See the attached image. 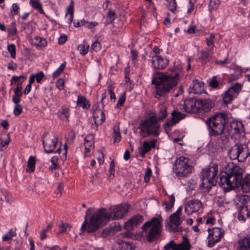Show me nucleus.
Returning a JSON list of instances; mask_svg holds the SVG:
<instances>
[{
  "instance_id": "393cba45",
  "label": "nucleus",
  "mask_w": 250,
  "mask_h": 250,
  "mask_svg": "<svg viewBox=\"0 0 250 250\" xmlns=\"http://www.w3.org/2000/svg\"><path fill=\"white\" fill-rule=\"evenodd\" d=\"M85 153L87 154L90 152L94 148V137L92 135L87 136L84 138Z\"/></svg>"
},
{
  "instance_id": "e2e57ef3",
  "label": "nucleus",
  "mask_w": 250,
  "mask_h": 250,
  "mask_svg": "<svg viewBox=\"0 0 250 250\" xmlns=\"http://www.w3.org/2000/svg\"><path fill=\"white\" fill-rule=\"evenodd\" d=\"M230 62V61L228 58H226L223 61H215L214 63L216 64H219V65H224L225 64H228Z\"/></svg>"
},
{
  "instance_id": "1a4fd4ad",
  "label": "nucleus",
  "mask_w": 250,
  "mask_h": 250,
  "mask_svg": "<svg viewBox=\"0 0 250 250\" xmlns=\"http://www.w3.org/2000/svg\"><path fill=\"white\" fill-rule=\"evenodd\" d=\"M242 180V176L221 174L220 177V184L221 186H227L226 188L232 189L239 187Z\"/></svg>"
},
{
  "instance_id": "09e8293b",
  "label": "nucleus",
  "mask_w": 250,
  "mask_h": 250,
  "mask_svg": "<svg viewBox=\"0 0 250 250\" xmlns=\"http://www.w3.org/2000/svg\"><path fill=\"white\" fill-rule=\"evenodd\" d=\"M22 112V106L21 104L15 105L14 109V114L15 116H18Z\"/></svg>"
},
{
  "instance_id": "0eeeda50",
  "label": "nucleus",
  "mask_w": 250,
  "mask_h": 250,
  "mask_svg": "<svg viewBox=\"0 0 250 250\" xmlns=\"http://www.w3.org/2000/svg\"><path fill=\"white\" fill-rule=\"evenodd\" d=\"M247 146L237 144L230 148L228 151V156L231 160H238L244 162L246 160Z\"/></svg>"
},
{
  "instance_id": "f03ea898",
  "label": "nucleus",
  "mask_w": 250,
  "mask_h": 250,
  "mask_svg": "<svg viewBox=\"0 0 250 250\" xmlns=\"http://www.w3.org/2000/svg\"><path fill=\"white\" fill-rule=\"evenodd\" d=\"M179 75V70L174 68L153 79L152 83L155 84L156 94L161 97L168 93L177 84Z\"/></svg>"
},
{
  "instance_id": "72a5a7b5",
  "label": "nucleus",
  "mask_w": 250,
  "mask_h": 250,
  "mask_svg": "<svg viewBox=\"0 0 250 250\" xmlns=\"http://www.w3.org/2000/svg\"><path fill=\"white\" fill-rule=\"evenodd\" d=\"M36 158L34 156H30L27 162V168L26 171L31 173L34 171L35 169Z\"/></svg>"
},
{
  "instance_id": "412c9836",
  "label": "nucleus",
  "mask_w": 250,
  "mask_h": 250,
  "mask_svg": "<svg viewBox=\"0 0 250 250\" xmlns=\"http://www.w3.org/2000/svg\"><path fill=\"white\" fill-rule=\"evenodd\" d=\"M237 250H250V234L241 237L238 240Z\"/></svg>"
},
{
  "instance_id": "ddd939ff",
  "label": "nucleus",
  "mask_w": 250,
  "mask_h": 250,
  "mask_svg": "<svg viewBox=\"0 0 250 250\" xmlns=\"http://www.w3.org/2000/svg\"><path fill=\"white\" fill-rule=\"evenodd\" d=\"M190 248L188 239L184 237L182 242L179 244H176L173 240H170L165 245L163 250H190Z\"/></svg>"
},
{
  "instance_id": "2f4dec72",
  "label": "nucleus",
  "mask_w": 250,
  "mask_h": 250,
  "mask_svg": "<svg viewBox=\"0 0 250 250\" xmlns=\"http://www.w3.org/2000/svg\"><path fill=\"white\" fill-rule=\"evenodd\" d=\"M89 48V45L85 40L83 41V43L78 46V50L80 54L83 56L85 55L87 53Z\"/></svg>"
},
{
  "instance_id": "0e129e2a",
  "label": "nucleus",
  "mask_w": 250,
  "mask_h": 250,
  "mask_svg": "<svg viewBox=\"0 0 250 250\" xmlns=\"http://www.w3.org/2000/svg\"><path fill=\"white\" fill-rule=\"evenodd\" d=\"M9 33L12 35H15L17 33V29L15 26V23L12 24L11 27L8 30Z\"/></svg>"
},
{
  "instance_id": "b1692460",
  "label": "nucleus",
  "mask_w": 250,
  "mask_h": 250,
  "mask_svg": "<svg viewBox=\"0 0 250 250\" xmlns=\"http://www.w3.org/2000/svg\"><path fill=\"white\" fill-rule=\"evenodd\" d=\"M95 125L98 126L101 125L105 120V115L103 111L100 109H96L93 114Z\"/></svg>"
},
{
  "instance_id": "6ab92c4d",
  "label": "nucleus",
  "mask_w": 250,
  "mask_h": 250,
  "mask_svg": "<svg viewBox=\"0 0 250 250\" xmlns=\"http://www.w3.org/2000/svg\"><path fill=\"white\" fill-rule=\"evenodd\" d=\"M152 66L155 69H162L168 64V62L167 59L162 58L160 56H155L152 57Z\"/></svg>"
},
{
  "instance_id": "6e6552de",
  "label": "nucleus",
  "mask_w": 250,
  "mask_h": 250,
  "mask_svg": "<svg viewBox=\"0 0 250 250\" xmlns=\"http://www.w3.org/2000/svg\"><path fill=\"white\" fill-rule=\"evenodd\" d=\"M142 126L145 127L146 133L148 135L152 134L157 136L160 134V125L158 123L157 117L155 116H151L142 122Z\"/></svg>"
},
{
  "instance_id": "bf43d9fd",
  "label": "nucleus",
  "mask_w": 250,
  "mask_h": 250,
  "mask_svg": "<svg viewBox=\"0 0 250 250\" xmlns=\"http://www.w3.org/2000/svg\"><path fill=\"white\" fill-rule=\"evenodd\" d=\"M91 47L93 50L97 52L101 49V44L100 42H95L92 44Z\"/></svg>"
},
{
  "instance_id": "49530a36",
  "label": "nucleus",
  "mask_w": 250,
  "mask_h": 250,
  "mask_svg": "<svg viewBox=\"0 0 250 250\" xmlns=\"http://www.w3.org/2000/svg\"><path fill=\"white\" fill-rule=\"evenodd\" d=\"M215 36L213 34H210L208 37L206 38V43L208 46H213Z\"/></svg>"
},
{
  "instance_id": "864d4df0",
  "label": "nucleus",
  "mask_w": 250,
  "mask_h": 250,
  "mask_svg": "<svg viewBox=\"0 0 250 250\" xmlns=\"http://www.w3.org/2000/svg\"><path fill=\"white\" fill-rule=\"evenodd\" d=\"M57 161H58V159L57 157H52V158L51 159L52 165L51 166H50V167H49L50 169L53 170L54 169H56L58 167V165L57 164Z\"/></svg>"
},
{
  "instance_id": "f704fd0d",
  "label": "nucleus",
  "mask_w": 250,
  "mask_h": 250,
  "mask_svg": "<svg viewBox=\"0 0 250 250\" xmlns=\"http://www.w3.org/2000/svg\"><path fill=\"white\" fill-rule=\"evenodd\" d=\"M200 54L201 56L199 58V60L201 61H204L211 56L213 54V52L211 49H208L207 50L201 51Z\"/></svg>"
},
{
  "instance_id": "a211bd4d",
  "label": "nucleus",
  "mask_w": 250,
  "mask_h": 250,
  "mask_svg": "<svg viewBox=\"0 0 250 250\" xmlns=\"http://www.w3.org/2000/svg\"><path fill=\"white\" fill-rule=\"evenodd\" d=\"M243 173V169L240 167L233 163H230L226 165L225 171L222 172L221 174L242 176Z\"/></svg>"
},
{
  "instance_id": "ea45409f",
  "label": "nucleus",
  "mask_w": 250,
  "mask_h": 250,
  "mask_svg": "<svg viewBox=\"0 0 250 250\" xmlns=\"http://www.w3.org/2000/svg\"><path fill=\"white\" fill-rule=\"evenodd\" d=\"M59 233L67 232L69 231L71 229V226L67 223H62L60 225Z\"/></svg>"
},
{
  "instance_id": "680f3d73",
  "label": "nucleus",
  "mask_w": 250,
  "mask_h": 250,
  "mask_svg": "<svg viewBox=\"0 0 250 250\" xmlns=\"http://www.w3.org/2000/svg\"><path fill=\"white\" fill-rule=\"evenodd\" d=\"M43 77V73L41 71L36 74V75L35 76V78L38 83H40Z\"/></svg>"
},
{
  "instance_id": "2eb2a0df",
  "label": "nucleus",
  "mask_w": 250,
  "mask_h": 250,
  "mask_svg": "<svg viewBox=\"0 0 250 250\" xmlns=\"http://www.w3.org/2000/svg\"><path fill=\"white\" fill-rule=\"evenodd\" d=\"M202 208V203L198 199L189 200L185 205V212L188 215L199 212Z\"/></svg>"
},
{
  "instance_id": "e433bc0d",
  "label": "nucleus",
  "mask_w": 250,
  "mask_h": 250,
  "mask_svg": "<svg viewBox=\"0 0 250 250\" xmlns=\"http://www.w3.org/2000/svg\"><path fill=\"white\" fill-rule=\"evenodd\" d=\"M136 247L129 242H123L118 250H135Z\"/></svg>"
},
{
  "instance_id": "3c124183",
  "label": "nucleus",
  "mask_w": 250,
  "mask_h": 250,
  "mask_svg": "<svg viewBox=\"0 0 250 250\" xmlns=\"http://www.w3.org/2000/svg\"><path fill=\"white\" fill-rule=\"evenodd\" d=\"M20 7L17 3H13L12 5L11 13L13 15H18L20 12Z\"/></svg>"
},
{
  "instance_id": "bb28decb",
  "label": "nucleus",
  "mask_w": 250,
  "mask_h": 250,
  "mask_svg": "<svg viewBox=\"0 0 250 250\" xmlns=\"http://www.w3.org/2000/svg\"><path fill=\"white\" fill-rule=\"evenodd\" d=\"M241 189L243 192H250V175H246L241 182Z\"/></svg>"
},
{
  "instance_id": "c03bdc74",
  "label": "nucleus",
  "mask_w": 250,
  "mask_h": 250,
  "mask_svg": "<svg viewBox=\"0 0 250 250\" xmlns=\"http://www.w3.org/2000/svg\"><path fill=\"white\" fill-rule=\"evenodd\" d=\"M220 4V0H210L209 8L210 10L216 9L218 8Z\"/></svg>"
},
{
  "instance_id": "603ef678",
  "label": "nucleus",
  "mask_w": 250,
  "mask_h": 250,
  "mask_svg": "<svg viewBox=\"0 0 250 250\" xmlns=\"http://www.w3.org/2000/svg\"><path fill=\"white\" fill-rule=\"evenodd\" d=\"M176 6L177 5L175 0H170L167 7L169 10L174 12L176 8Z\"/></svg>"
},
{
  "instance_id": "cd10ccee",
  "label": "nucleus",
  "mask_w": 250,
  "mask_h": 250,
  "mask_svg": "<svg viewBox=\"0 0 250 250\" xmlns=\"http://www.w3.org/2000/svg\"><path fill=\"white\" fill-rule=\"evenodd\" d=\"M250 217V211L247 207L242 206L240 208L238 218L239 220L245 221Z\"/></svg>"
},
{
  "instance_id": "423d86ee",
  "label": "nucleus",
  "mask_w": 250,
  "mask_h": 250,
  "mask_svg": "<svg viewBox=\"0 0 250 250\" xmlns=\"http://www.w3.org/2000/svg\"><path fill=\"white\" fill-rule=\"evenodd\" d=\"M192 169L190 161L188 157L181 156L174 163L173 171L179 179L188 177L191 174Z\"/></svg>"
},
{
  "instance_id": "37998d69",
  "label": "nucleus",
  "mask_w": 250,
  "mask_h": 250,
  "mask_svg": "<svg viewBox=\"0 0 250 250\" xmlns=\"http://www.w3.org/2000/svg\"><path fill=\"white\" fill-rule=\"evenodd\" d=\"M117 15H116L115 12L114 11L110 10L108 12L107 16V20L108 21V23H112L114 21Z\"/></svg>"
},
{
  "instance_id": "c85d7f7f",
  "label": "nucleus",
  "mask_w": 250,
  "mask_h": 250,
  "mask_svg": "<svg viewBox=\"0 0 250 250\" xmlns=\"http://www.w3.org/2000/svg\"><path fill=\"white\" fill-rule=\"evenodd\" d=\"M77 104L84 109H88L90 106L89 102L86 99L85 97L81 95H79L78 96Z\"/></svg>"
},
{
  "instance_id": "4c0bfd02",
  "label": "nucleus",
  "mask_w": 250,
  "mask_h": 250,
  "mask_svg": "<svg viewBox=\"0 0 250 250\" xmlns=\"http://www.w3.org/2000/svg\"><path fill=\"white\" fill-rule=\"evenodd\" d=\"M66 62H64L54 72L52 75L54 79L57 78L63 72L66 66Z\"/></svg>"
},
{
  "instance_id": "f257e3e1",
  "label": "nucleus",
  "mask_w": 250,
  "mask_h": 250,
  "mask_svg": "<svg viewBox=\"0 0 250 250\" xmlns=\"http://www.w3.org/2000/svg\"><path fill=\"white\" fill-rule=\"evenodd\" d=\"M129 206L127 204L119 205L112 206L108 213L105 208L98 210L91 216L88 223L87 222V216L91 212V209L88 208L86 211L85 220L83 223L81 229L83 231L92 232L98 229L105 221L121 219L127 214L129 211Z\"/></svg>"
},
{
  "instance_id": "4be33fe9",
  "label": "nucleus",
  "mask_w": 250,
  "mask_h": 250,
  "mask_svg": "<svg viewBox=\"0 0 250 250\" xmlns=\"http://www.w3.org/2000/svg\"><path fill=\"white\" fill-rule=\"evenodd\" d=\"M214 105V103L210 99L199 100V112L202 110L207 112Z\"/></svg>"
},
{
  "instance_id": "79ce46f5",
  "label": "nucleus",
  "mask_w": 250,
  "mask_h": 250,
  "mask_svg": "<svg viewBox=\"0 0 250 250\" xmlns=\"http://www.w3.org/2000/svg\"><path fill=\"white\" fill-rule=\"evenodd\" d=\"M69 16V18L68 19V23L69 24L71 23L73 20L74 17V10L72 6H69L67 9V12L65 14V16Z\"/></svg>"
},
{
  "instance_id": "4468645a",
  "label": "nucleus",
  "mask_w": 250,
  "mask_h": 250,
  "mask_svg": "<svg viewBox=\"0 0 250 250\" xmlns=\"http://www.w3.org/2000/svg\"><path fill=\"white\" fill-rule=\"evenodd\" d=\"M242 84L239 83H236L234 85L230 87L225 93L223 97V101L225 104H227L230 103L236 98L240 91L241 90Z\"/></svg>"
},
{
  "instance_id": "69168bd1",
  "label": "nucleus",
  "mask_w": 250,
  "mask_h": 250,
  "mask_svg": "<svg viewBox=\"0 0 250 250\" xmlns=\"http://www.w3.org/2000/svg\"><path fill=\"white\" fill-rule=\"evenodd\" d=\"M63 189V185L62 183H60L57 186V190L58 192L57 193V195H58L60 197L62 194V190Z\"/></svg>"
},
{
  "instance_id": "5701e85b",
  "label": "nucleus",
  "mask_w": 250,
  "mask_h": 250,
  "mask_svg": "<svg viewBox=\"0 0 250 250\" xmlns=\"http://www.w3.org/2000/svg\"><path fill=\"white\" fill-rule=\"evenodd\" d=\"M157 141L156 139H153L150 141H145L143 143V148L140 152L141 156L143 158L146 154L150 151L152 148L156 146Z\"/></svg>"
},
{
  "instance_id": "c9c22d12",
  "label": "nucleus",
  "mask_w": 250,
  "mask_h": 250,
  "mask_svg": "<svg viewBox=\"0 0 250 250\" xmlns=\"http://www.w3.org/2000/svg\"><path fill=\"white\" fill-rule=\"evenodd\" d=\"M167 116V108L165 106H161L160 108L158 117L157 118L158 121L163 120Z\"/></svg>"
},
{
  "instance_id": "8fccbe9b",
  "label": "nucleus",
  "mask_w": 250,
  "mask_h": 250,
  "mask_svg": "<svg viewBox=\"0 0 250 250\" xmlns=\"http://www.w3.org/2000/svg\"><path fill=\"white\" fill-rule=\"evenodd\" d=\"M152 174V171L150 168H147L145 171V175L144 176V181L146 183L149 182L150 178Z\"/></svg>"
},
{
  "instance_id": "7c9ffc66",
  "label": "nucleus",
  "mask_w": 250,
  "mask_h": 250,
  "mask_svg": "<svg viewBox=\"0 0 250 250\" xmlns=\"http://www.w3.org/2000/svg\"><path fill=\"white\" fill-rule=\"evenodd\" d=\"M29 4L34 9L38 10L40 13L45 14L40 0H30Z\"/></svg>"
},
{
  "instance_id": "a18cd8bd",
  "label": "nucleus",
  "mask_w": 250,
  "mask_h": 250,
  "mask_svg": "<svg viewBox=\"0 0 250 250\" xmlns=\"http://www.w3.org/2000/svg\"><path fill=\"white\" fill-rule=\"evenodd\" d=\"M174 124L173 123L171 122V120L168 121L166 123H165L163 126L165 129V131L167 134H168L170 132L171 129V127L174 125Z\"/></svg>"
},
{
  "instance_id": "9b49d317",
  "label": "nucleus",
  "mask_w": 250,
  "mask_h": 250,
  "mask_svg": "<svg viewBox=\"0 0 250 250\" xmlns=\"http://www.w3.org/2000/svg\"><path fill=\"white\" fill-rule=\"evenodd\" d=\"M208 235L207 238L208 246L212 247L216 243L219 242L224 236V230L219 228H214L212 229H208Z\"/></svg>"
},
{
  "instance_id": "5fc2aeb1",
  "label": "nucleus",
  "mask_w": 250,
  "mask_h": 250,
  "mask_svg": "<svg viewBox=\"0 0 250 250\" xmlns=\"http://www.w3.org/2000/svg\"><path fill=\"white\" fill-rule=\"evenodd\" d=\"M188 188H190L191 190H193L196 187L197 181L196 180L194 179H191L188 181Z\"/></svg>"
},
{
  "instance_id": "6e6d98bb",
  "label": "nucleus",
  "mask_w": 250,
  "mask_h": 250,
  "mask_svg": "<svg viewBox=\"0 0 250 250\" xmlns=\"http://www.w3.org/2000/svg\"><path fill=\"white\" fill-rule=\"evenodd\" d=\"M64 81L63 79H60L57 80L56 85L60 90H62L64 88Z\"/></svg>"
},
{
  "instance_id": "a878e982",
  "label": "nucleus",
  "mask_w": 250,
  "mask_h": 250,
  "mask_svg": "<svg viewBox=\"0 0 250 250\" xmlns=\"http://www.w3.org/2000/svg\"><path fill=\"white\" fill-rule=\"evenodd\" d=\"M230 127L235 131V133L242 134L244 132V127L241 122L233 120L230 122Z\"/></svg>"
},
{
  "instance_id": "338daca9",
  "label": "nucleus",
  "mask_w": 250,
  "mask_h": 250,
  "mask_svg": "<svg viewBox=\"0 0 250 250\" xmlns=\"http://www.w3.org/2000/svg\"><path fill=\"white\" fill-rule=\"evenodd\" d=\"M22 87H17L14 89V96H21L22 95V92H21V89Z\"/></svg>"
},
{
  "instance_id": "a19ab883",
  "label": "nucleus",
  "mask_w": 250,
  "mask_h": 250,
  "mask_svg": "<svg viewBox=\"0 0 250 250\" xmlns=\"http://www.w3.org/2000/svg\"><path fill=\"white\" fill-rule=\"evenodd\" d=\"M7 50L12 58H16V46L14 44H10L7 46Z\"/></svg>"
},
{
  "instance_id": "473e14b6",
  "label": "nucleus",
  "mask_w": 250,
  "mask_h": 250,
  "mask_svg": "<svg viewBox=\"0 0 250 250\" xmlns=\"http://www.w3.org/2000/svg\"><path fill=\"white\" fill-rule=\"evenodd\" d=\"M33 43L37 47H44L47 45V42L44 38L36 36L33 40Z\"/></svg>"
},
{
  "instance_id": "c756f323",
  "label": "nucleus",
  "mask_w": 250,
  "mask_h": 250,
  "mask_svg": "<svg viewBox=\"0 0 250 250\" xmlns=\"http://www.w3.org/2000/svg\"><path fill=\"white\" fill-rule=\"evenodd\" d=\"M185 115L176 110H173L171 113V118L170 120L174 124L178 123L181 120L184 118Z\"/></svg>"
},
{
  "instance_id": "20e7f679",
  "label": "nucleus",
  "mask_w": 250,
  "mask_h": 250,
  "mask_svg": "<svg viewBox=\"0 0 250 250\" xmlns=\"http://www.w3.org/2000/svg\"><path fill=\"white\" fill-rule=\"evenodd\" d=\"M229 122L228 115L217 113L206 121L210 136H218L224 133L225 126Z\"/></svg>"
},
{
  "instance_id": "58836bf2",
  "label": "nucleus",
  "mask_w": 250,
  "mask_h": 250,
  "mask_svg": "<svg viewBox=\"0 0 250 250\" xmlns=\"http://www.w3.org/2000/svg\"><path fill=\"white\" fill-rule=\"evenodd\" d=\"M60 113L62 116V118L65 120H68L69 117V109L66 106H63L62 107Z\"/></svg>"
},
{
  "instance_id": "aec40b11",
  "label": "nucleus",
  "mask_w": 250,
  "mask_h": 250,
  "mask_svg": "<svg viewBox=\"0 0 250 250\" xmlns=\"http://www.w3.org/2000/svg\"><path fill=\"white\" fill-rule=\"evenodd\" d=\"M204 91V83L197 80L193 81L188 88L189 93L195 94H201Z\"/></svg>"
},
{
  "instance_id": "39448f33",
  "label": "nucleus",
  "mask_w": 250,
  "mask_h": 250,
  "mask_svg": "<svg viewBox=\"0 0 250 250\" xmlns=\"http://www.w3.org/2000/svg\"><path fill=\"white\" fill-rule=\"evenodd\" d=\"M148 242H152L161 235L162 229V218L161 217H153L146 222L142 227Z\"/></svg>"
},
{
  "instance_id": "052dcab7",
  "label": "nucleus",
  "mask_w": 250,
  "mask_h": 250,
  "mask_svg": "<svg viewBox=\"0 0 250 250\" xmlns=\"http://www.w3.org/2000/svg\"><path fill=\"white\" fill-rule=\"evenodd\" d=\"M175 202V197L173 195H171L170 196V201H169V208H168V207H167V211H169L172 208Z\"/></svg>"
},
{
  "instance_id": "4d7b16f0",
  "label": "nucleus",
  "mask_w": 250,
  "mask_h": 250,
  "mask_svg": "<svg viewBox=\"0 0 250 250\" xmlns=\"http://www.w3.org/2000/svg\"><path fill=\"white\" fill-rule=\"evenodd\" d=\"M113 137L114 138V143L119 142L121 141V136L119 131L114 129Z\"/></svg>"
},
{
  "instance_id": "13d9d810",
  "label": "nucleus",
  "mask_w": 250,
  "mask_h": 250,
  "mask_svg": "<svg viewBox=\"0 0 250 250\" xmlns=\"http://www.w3.org/2000/svg\"><path fill=\"white\" fill-rule=\"evenodd\" d=\"M125 101V94L121 95L118 99L117 107L121 106L123 105Z\"/></svg>"
},
{
  "instance_id": "f3484780",
  "label": "nucleus",
  "mask_w": 250,
  "mask_h": 250,
  "mask_svg": "<svg viewBox=\"0 0 250 250\" xmlns=\"http://www.w3.org/2000/svg\"><path fill=\"white\" fill-rule=\"evenodd\" d=\"M58 138L55 134L50 135L43 141L44 151L47 153L54 151L57 144Z\"/></svg>"
},
{
  "instance_id": "9d476101",
  "label": "nucleus",
  "mask_w": 250,
  "mask_h": 250,
  "mask_svg": "<svg viewBox=\"0 0 250 250\" xmlns=\"http://www.w3.org/2000/svg\"><path fill=\"white\" fill-rule=\"evenodd\" d=\"M143 221V216L141 215L137 214L126 221L124 224V228L128 232L124 233V236L126 237L131 238L132 234L130 231L133 230L135 227H137Z\"/></svg>"
},
{
  "instance_id": "7ed1b4c3",
  "label": "nucleus",
  "mask_w": 250,
  "mask_h": 250,
  "mask_svg": "<svg viewBox=\"0 0 250 250\" xmlns=\"http://www.w3.org/2000/svg\"><path fill=\"white\" fill-rule=\"evenodd\" d=\"M218 171V165L215 163L202 169L201 183L199 185V188L202 192H208L212 187L216 185Z\"/></svg>"
},
{
  "instance_id": "dca6fc26",
  "label": "nucleus",
  "mask_w": 250,
  "mask_h": 250,
  "mask_svg": "<svg viewBox=\"0 0 250 250\" xmlns=\"http://www.w3.org/2000/svg\"><path fill=\"white\" fill-rule=\"evenodd\" d=\"M180 109H183L188 113H197L199 112V100L188 99L185 100L184 104L180 106Z\"/></svg>"
},
{
  "instance_id": "774afa93",
  "label": "nucleus",
  "mask_w": 250,
  "mask_h": 250,
  "mask_svg": "<svg viewBox=\"0 0 250 250\" xmlns=\"http://www.w3.org/2000/svg\"><path fill=\"white\" fill-rule=\"evenodd\" d=\"M21 97L18 96H13L12 102L15 104V105L20 104L19 103L21 102Z\"/></svg>"
},
{
  "instance_id": "de8ad7c7",
  "label": "nucleus",
  "mask_w": 250,
  "mask_h": 250,
  "mask_svg": "<svg viewBox=\"0 0 250 250\" xmlns=\"http://www.w3.org/2000/svg\"><path fill=\"white\" fill-rule=\"evenodd\" d=\"M52 227V225L49 224L47 226V228L41 231L40 233V238L42 240H44L47 237V232L48 230Z\"/></svg>"
},
{
  "instance_id": "f8f14e48",
  "label": "nucleus",
  "mask_w": 250,
  "mask_h": 250,
  "mask_svg": "<svg viewBox=\"0 0 250 250\" xmlns=\"http://www.w3.org/2000/svg\"><path fill=\"white\" fill-rule=\"evenodd\" d=\"M182 208L180 207L176 211L173 213L169 216V221L170 224L169 226L168 229L170 231H172L174 232L179 231L178 228L181 224L184 219L180 216L182 213Z\"/></svg>"
}]
</instances>
